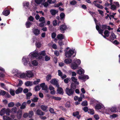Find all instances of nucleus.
<instances>
[{
    "mask_svg": "<svg viewBox=\"0 0 120 120\" xmlns=\"http://www.w3.org/2000/svg\"><path fill=\"white\" fill-rule=\"evenodd\" d=\"M10 13V11L8 10L4 11L3 12V14L5 16H7L9 15Z\"/></svg>",
    "mask_w": 120,
    "mask_h": 120,
    "instance_id": "nucleus-20",
    "label": "nucleus"
},
{
    "mask_svg": "<svg viewBox=\"0 0 120 120\" xmlns=\"http://www.w3.org/2000/svg\"><path fill=\"white\" fill-rule=\"evenodd\" d=\"M32 30L33 33L36 36H38L40 34V31L38 29L34 28Z\"/></svg>",
    "mask_w": 120,
    "mask_h": 120,
    "instance_id": "nucleus-5",
    "label": "nucleus"
},
{
    "mask_svg": "<svg viewBox=\"0 0 120 120\" xmlns=\"http://www.w3.org/2000/svg\"><path fill=\"white\" fill-rule=\"evenodd\" d=\"M64 38V36L62 34H58L57 36V38L59 40H62Z\"/></svg>",
    "mask_w": 120,
    "mask_h": 120,
    "instance_id": "nucleus-11",
    "label": "nucleus"
},
{
    "mask_svg": "<svg viewBox=\"0 0 120 120\" xmlns=\"http://www.w3.org/2000/svg\"><path fill=\"white\" fill-rule=\"evenodd\" d=\"M79 112L76 111V112L73 113L72 115L74 116H76L79 119L80 118L81 116L80 115H79Z\"/></svg>",
    "mask_w": 120,
    "mask_h": 120,
    "instance_id": "nucleus-13",
    "label": "nucleus"
},
{
    "mask_svg": "<svg viewBox=\"0 0 120 120\" xmlns=\"http://www.w3.org/2000/svg\"><path fill=\"white\" fill-rule=\"evenodd\" d=\"M32 64L34 66H36L38 65V63L37 61L34 60L32 61Z\"/></svg>",
    "mask_w": 120,
    "mask_h": 120,
    "instance_id": "nucleus-41",
    "label": "nucleus"
},
{
    "mask_svg": "<svg viewBox=\"0 0 120 120\" xmlns=\"http://www.w3.org/2000/svg\"><path fill=\"white\" fill-rule=\"evenodd\" d=\"M23 90V89L22 87H19L15 90V93L16 94H18L21 93Z\"/></svg>",
    "mask_w": 120,
    "mask_h": 120,
    "instance_id": "nucleus-17",
    "label": "nucleus"
},
{
    "mask_svg": "<svg viewBox=\"0 0 120 120\" xmlns=\"http://www.w3.org/2000/svg\"><path fill=\"white\" fill-rule=\"evenodd\" d=\"M32 84V82L29 81H27L25 83V85L27 86H31Z\"/></svg>",
    "mask_w": 120,
    "mask_h": 120,
    "instance_id": "nucleus-37",
    "label": "nucleus"
},
{
    "mask_svg": "<svg viewBox=\"0 0 120 120\" xmlns=\"http://www.w3.org/2000/svg\"><path fill=\"white\" fill-rule=\"evenodd\" d=\"M84 70H82L81 69H79L77 71V73L78 74L81 75L83 74V73H84Z\"/></svg>",
    "mask_w": 120,
    "mask_h": 120,
    "instance_id": "nucleus-32",
    "label": "nucleus"
},
{
    "mask_svg": "<svg viewBox=\"0 0 120 120\" xmlns=\"http://www.w3.org/2000/svg\"><path fill=\"white\" fill-rule=\"evenodd\" d=\"M58 88L57 90V93L63 95L64 93L63 89L61 88L58 87Z\"/></svg>",
    "mask_w": 120,
    "mask_h": 120,
    "instance_id": "nucleus-9",
    "label": "nucleus"
},
{
    "mask_svg": "<svg viewBox=\"0 0 120 120\" xmlns=\"http://www.w3.org/2000/svg\"><path fill=\"white\" fill-rule=\"evenodd\" d=\"M5 112L6 115L8 116L10 115V113L11 112L10 110L9 109H7L5 111Z\"/></svg>",
    "mask_w": 120,
    "mask_h": 120,
    "instance_id": "nucleus-42",
    "label": "nucleus"
},
{
    "mask_svg": "<svg viewBox=\"0 0 120 120\" xmlns=\"http://www.w3.org/2000/svg\"><path fill=\"white\" fill-rule=\"evenodd\" d=\"M31 23L29 21H27L26 24V27L27 28H29L30 26L31 25Z\"/></svg>",
    "mask_w": 120,
    "mask_h": 120,
    "instance_id": "nucleus-31",
    "label": "nucleus"
},
{
    "mask_svg": "<svg viewBox=\"0 0 120 120\" xmlns=\"http://www.w3.org/2000/svg\"><path fill=\"white\" fill-rule=\"evenodd\" d=\"M14 104L13 102H10L8 104V106L9 107H13L14 105Z\"/></svg>",
    "mask_w": 120,
    "mask_h": 120,
    "instance_id": "nucleus-50",
    "label": "nucleus"
},
{
    "mask_svg": "<svg viewBox=\"0 0 120 120\" xmlns=\"http://www.w3.org/2000/svg\"><path fill=\"white\" fill-rule=\"evenodd\" d=\"M36 114L38 115L43 116L45 114V113L41 110L38 109L36 111Z\"/></svg>",
    "mask_w": 120,
    "mask_h": 120,
    "instance_id": "nucleus-8",
    "label": "nucleus"
},
{
    "mask_svg": "<svg viewBox=\"0 0 120 120\" xmlns=\"http://www.w3.org/2000/svg\"><path fill=\"white\" fill-rule=\"evenodd\" d=\"M67 29L66 25H61L60 27V30L61 31H64Z\"/></svg>",
    "mask_w": 120,
    "mask_h": 120,
    "instance_id": "nucleus-14",
    "label": "nucleus"
},
{
    "mask_svg": "<svg viewBox=\"0 0 120 120\" xmlns=\"http://www.w3.org/2000/svg\"><path fill=\"white\" fill-rule=\"evenodd\" d=\"M76 84L73 83H72L70 85V88H72L75 91V89L76 88Z\"/></svg>",
    "mask_w": 120,
    "mask_h": 120,
    "instance_id": "nucleus-19",
    "label": "nucleus"
},
{
    "mask_svg": "<svg viewBox=\"0 0 120 120\" xmlns=\"http://www.w3.org/2000/svg\"><path fill=\"white\" fill-rule=\"evenodd\" d=\"M29 116V118H31L34 115V113L33 111H31L29 112L28 113Z\"/></svg>",
    "mask_w": 120,
    "mask_h": 120,
    "instance_id": "nucleus-34",
    "label": "nucleus"
},
{
    "mask_svg": "<svg viewBox=\"0 0 120 120\" xmlns=\"http://www.w3.org/2000/svg\"><path fill=\"white\" fill-rule=\"evenodd\" d=\"M50 12L51 15H55L58 12V11L55 9H51Z\"/></svg>",
    "mask_w": 120,
    "mask_h": 120,
    "instance_id": "nucleus-15",
    "label": "nucleus"
},
{
    "mask_svg": "<svg viewBox=\"0 0 120 120\" xmlns=\"http://www.w3.org/2000/svg\"><path fill=\"white\" fill-rule=\"evenodd\" d=\"M38 99V98L37 97H35L33 99H32L31 100L32 102H37Z\"/></svg>",
    "mask_w": 120,
    "mask_h": 120,
    "instance_id": "nucleus-44",
    "label": "nucleus"
},
{
    "mask_svg": "<svg viewBox=\"0 0 120 120\" xmlns=\"http://www.w3.org/2000/svg\"><path fill=\"white\" fill-rule=\"evenodd\" d=\"M111 8L113 10H114L116 9V7L114 5H111Z\"/></svg>",
    "mask_w": 120,
    "mask_h": 120,
    "instance_id": "nucleus-53",
    "label": "nucleus"
},
{
    "mask_svg": "<svg viewBox=\"0 0 120 120\" xmlns=\"http://www.w3.org/2000/svg\"><path fill=\"white\" fill-rule=\"evenodd\" d=\"M45 23L44 22H41L39 24V26L41 27H43L45 26Z\"/></svg>",
    "mask_w": 120,
    "mask_h": 120,
    "instance_id": "nucleus-47",
    "label": "nucleus"
},
{
    "mask_svg": "<svg viewBox=\"0 0 120 120\" xmlns=\"http://www.w3.org/2000/svg\"><path fill=\"white\" fill-rule=\"evenodd\" d=\"M59 108L60 109V110H62L63 111L66 112V109L64 108L62 106H60L59 107Z\"/></svg>",
    "mask_w": 120,
    "mask_h": 120,
    "instance_id": "nucleus-61",
    "label": "nucleus"
},
{
    "mask_svg": "<svg viewBox=\"0 0 120 120\" xmlns=\"http://www.w3.org/2000/svg\"><path fill=\"white\" fill-rule=\"evenodd\" d=\"M17 108L15 107H13L11 110V112L13 113H16L17 112Z\"/></svg>",
    "mask_w": 120,
    "mask_h": 120,
    "instance_id": "nucleus-33",
    "label": "nucleus"
},
{
    "mask_svg": "<svg viewBox=\"0 0 120 120\" xmlns=\"http://www.w3.org/2000/svg\"><path fill=\"white\" fill-rule=\"evenodd\" d=\"M9 91L11 95L14 96L15 95V90H12L11 89H10Z\"/></svg>",
    "mask_w": 120,
    "mask_h": 120,
    "instance_id": "nucleus-30",
    "label": "nucleus"
},
{
    "mask_svg": "<svg viewBox=\"0 0 120 120\" xmlns=\"http://www.w3.org/2000/svg\"><path fill=\"white\" fill-rule=\"evenodd\" d=\"M19 83L18 85L17 86H20L23 84V82L22 80L20 79H19Z\"/></svg>",
    "mask_w": 120,
    "mask_h": 120,
    "instance_id": "nucleus-51",
    "label": "nucleus"
},
{
    "mask_svg": "<svg viewBox=\"0 0 120 120\" xmlns=\"http://www.w3.org/2000/svg\"><path fill=\"white\" fill-rule=\"evenodd\" d=\"M50 82L52 84L56 85L57 87H59V85L58 83V82L55 79H52L50 81Z\"/></svg>",
    "mask_w": 120,
    "mask_h": 120,
    "instance_id": "nucleus-4",
    "label": "nucleus"
},
{
    "mask_svg": "<svg viewBox=\"0 0 120 120\" xmlns=\"http://www.w3.org/2000/svg\"><path fill=\"white\" fill-rule=\"evenodd\" d=\"M26 75L28 77L31 78L33 76L34 74L32 71H26Z\"/></svg>",
    "mask_w": 120,
    "mask_h": 120,
    "instance_id": "nucleus-6",
    "label": "nucleus"
},
{
    "mask_svg": "<svg viewBox=\"0 0 120 120\" xmlns=\"http://www.w3.org/2000/svg\"><path fill=\"white\" fill-rule=\"evenodd\" d=\"M74 53V51L70 49L68 51L66 52L65 53V56L67 57L70 58Z\"/></svg>",
    "mask_w": 120,
    "mask_h": 120,
    "instance_id": "nucleus-3",
    "label": "nucleus"
},
{
    "mask_svg": "<svg viewBox=\"0 0 120 120\" xmlns=\"http://www.w3.org/2000/svg\"><path fill=\"white\" fill-rule=\"evenodd\" d=\"M58 43L59 45L60 46H61L64 45L63 41L62 40H59Z\"/></svg>",
    "mask_w": 120,
    "mask_h": 120,
    "instance_id": "nucleus-57",
    "label": "nucleus"
},
{
    "mask_svg": "<svg viewBox=\"0 0 120 120\" xmlns=\"http://www.w3.org/2000/svg\"><path fill=\"white\" fill-rule=\"evenodd\" d=\"M95 108L96 109H99L102 108V106L100 104H97L95 106Z\"/></svg>",
    "mask_w": 120,
    "mask_h": 120,
    "instance_id": "nucleus-26",
    "label": "nucleus"
},
{
    "mask_svg": "<svg viewBox=\"0 0 120 120\" xmlns=\"http://www.w3.org/2000/svg\"><path fill=\"white\" fill-rule=\"evenodd\" d=\"M20 77L21 78H25L26 76V75L24 73H22L20 75Z\"/></svg>",
    "mask_w": 120,
    "mask_h": 120,
    "instance_id": "nucleus-55",
    "label": "nucleus"
},
{
    "mask_svg": "<svg viewBox=\"0 0 120 120\" xmlns=\"http://www.w3.org/2000/svg\"><path fill=\"white\" fill-rule=\"evenodd\" d=\"M40 86L39 85H37L35 86L34 88V89L35 91H37L40 90Z\"/></svg>",
    "mask_w": 120,
    "mask_h": 120,
    "instance_id": "nucleus-46",
    "label": "nucleus"
},
{
    "mask_svg": "<svg viewBox=\"0 0 120 120\" xmlns=\"http://www.w3.org/2000/svg\"><path fill=\"white\" fill-rule=\"evenodd\" d=\"M42 55L43 56H45L46 55L45 51H44L40 52L39 54V55Z\"/></svg>",
    "mask_w": 120,
    "mask_h": 120,
    "instance_id": "nucleus-56",
    "label": "nucleus"
},
{
    "mask_svg": "<svg viewBox=\"0 0 120 120\" xmlns=\"http://www.w3.org/2000/svg\"><path fill=\"white\" fill-rule=\"evenodd\" d=\"M22 60L24 62V65H26L27 64L28 62L29 61V59L28 58H25L24 57H23Z\"/></svg>",
    "mask_w": 120,
    "mask_h": 120,
    "instance_id": "nucleus-16",
    "label": "nucleus"
},
{
    "mask_svg": "<svg viewBox=\"0 0 120 120\" xmlns=\"http://www.w3.org/2000/svg\"><path fill=\"white\" fill-rule=\"evenodd\" d=\"M64 62L66 64H69L72 62V60L69 58L67 59L64 60Z\"/></svg>",
    "mask_w": 120,
    "mask_h": 120,
    "instance_id": "nucleus-24",
    "label": "nucleus"
},
{
    "mask_svg": "<svg viewBox=\"0 0 120 120\" xmlns=\"http://www.w3.org/2000/svg\"><path fill=\"white\" fill-rule=\"evenodd\" d=\"M76 3V2L75 0H73L70 2V4L73 5H75Z\"/></svg>",
    "mask_w": 120,
    "mask_h": 120,
    "instance_id": "nucleus-43",
    "label": "nucleus"
},
{
    "mask_svg": "<svg viewBox=\"0 0 120 120\" xmlns=\"http://www.w3.org/2000/svg\"><path fill=\"white\" fill-rule=\"evenodd\" d=\"M36 46L38 48H39L41 46V44L39 42H36Z\"/></svg>",
    "mask_w": 120,
    "mask_h": 120,
    "instance_id": "nucleus-59",
    "label": "nucleus"
},
{
    "mask_svg": "<svg viewBox=\"0 0 120 120\" xmlns=\"http://www.w3.org/2000/svg\"><path fill=\"white\" fill-rule=\"evenodd\" d=\"M40 81V79H37V80L33 82V84L34 85H36L38 84Z\"/></svg>",
    "mask_w": 120,
    "mask_h": 120,
    "instance_id": "nucleus-54",
    "label": "nucleus"
},
{
    "mask_svg": "<svg viewBox=\"0 0 120 120\" xmlns=\"http://www.w3.org/2000/svg\"><path fill=\"white\" fill-rule=\"evenodd\" d=\"M81 105L83 106H86L88 105L87 102L86 100L83 101L81 103Z\"/></svg>",
    "mask_w": 120,
    "mask_h": 120,
    "instance_id": "nucleus-25",
    "label": "nucleus"
},
{
    "mask_svg": "<svg viewBox=\"0 0 120 120\" xmlns=\"http://www.w3.org/2000/svg\"><path fill=\"white\" fill-rule=\"evenodd\" d=\"M5 108H3L2 109L0 112V115L2 116L4 114L5 112Z\"/></svg>",
    "mask_w": 120,
    "mask_h": 120,
    "instance_id": "nucleus-27",
    "label": "nucleus"
},
{
    "mask_svg": "<svg viewBox=\"0 0 120 120\" xmlns=\"http://www.w3.org/2000/svg\"><path fill=\"white\" fill-rule=\"evenodd\" d=\"M41 108L42 110L43 111H45L46 110L47 107V106L42 105L41 106Z\"/></svg>",
    "mask_w": 120,
    "mask_h": 120,
    "instance_id": "nucleus-28",
    "label": "nucleus"
},
{
    "mask_svg": "<svg viewBox=\"0 0 120 120\" xmlns=\"http://www.w3.org/2000/svg\"><path fill=\"white\" fill-rule=\"evenodd\" d=\"M52 77V75L50 74H49L47 75L46 77V80L48 81L51 79Z\"/></svg>",
    "mask_w": 120,
    "mask_h": 120,
    "instance_id": "nucleus-35",
    "label": "nucleus"
},
{
    "mask_svg": "<svg viewBox=\"0 0 120 120\" xmlns=\"http://www.w3.org/2000/svg\"><path fill=\"white\" fill-rule=\"evenodd\" d=\"M39 21L40 22H45V18L43 17H41L39 19Z\"/></svg>",
    "mask_w": 120,
    "mask_h": 120,
    "instance_id": "nucleus-40",
    "label": "nucleus"
},
{
    "mask_svg": "<svg viewBox=\"0 0 120 120\" xmlns=\"http://www.w3.org/2000/svg\"><path fill=\"white\" fill-rule=\"evenodd\" d=\"M34 18L32 16H30L28 18V20H29L30 21L33 22L34 21Z\"/></svg>",
    "mask_w": 120,
    "mask_h": 120,
    "instance_id": "nucleus-52",
    "label": "nucleus"
},
{
    "mask_svg": "<svg viewBox=\"0 0 120 120\" xmlns=\"http://www.w3.org/2000/svg\"><path fill=\"white\" fill-rule=\"evenodd\" d=\"M26 102H23L21 105L20 109H23L26 108Z\"/></svg>",
    "mask_w": 120,
    "mask_h": 120,
    "instance_id": "nucleus-18",
    "label": "nucleus"
},
{
    "mask_svg": "<svg viewBox=\"0 0 120 120\" xmlns=\"http://www.w3.org/2000/svg\"><path fill=\"white\" fill-rule=\"evenodd\" d=\"M6 92L5 91L1 90L0 92V95H1L2 96L6 94Z\"/></svg>",
    "mask_w": 120,
    "mask_h": 120,
    "instance_id": "nucleus-45",
    "label": "nucleus"
},
{
    "mask_svg": "<svg viewBox=\"0 0 120 120\" xmlns=\"http://www.w3.org/2000/svg\"><path fill=\"white\" fill-rule=\"evenodd\" d=\"M56 36V34L55 32H53L51 34V37L52 39L55 38Z\"/></svg>",
    "mask_w": 120,
    "mask_h": 120,
    "instance_id": "nucleus-49",
    "label": "nucleus"
},
{
    "mask_svg": "<svg viewBox=\"0 0 120 120\" xmlns=\"http://www.w3.org/2000/svg\"><path fill=\"white\" fill-rule=\"evenodd\" d=\"M32 56L33 57H39V54L38 53V52H35L33 53L32 54Z\"/></svg>",
    "mask_w": 120,
    "mask_h": 120,
    "instance_id": "nucleus-23",
    "label": "nucleus"
},
{
    "mask_svg": "<svg viewBox=\"0 0 120 120\" xmlns=\"http://www.w3.org/2000/svg\"><path fill=\"white\" fill-rule=\"evenodd\" d=\"M28 116H29V114L27 112L25 113L23 115V117L24 118H26Z\"/></svg>",
    "mask_w": 120,
    "mask_h": 120,
    "instance_id": "nucleus-63",
    "label": "nucleus"
},
{
    "mask_svg": "<svg viewBox=\"0 0 120 120\" xmlns=\"http://www.w3.org/2000/svg\"><path fill=\"white\" fill-rule=\"evenodd\" d=\"M118 108L116 107H112L111 108L108 109V111L109 113H115L118 112Z\"/></svg>",
    "mask_w": 120,
    "mask_h": 120,
    "instance_id": "nucleus-2",
    "label": "nucleus"
},
{
    "mask_svg": "<svg viewBox=\"0 0 120 120\" xmlns=\"http://www.w3.org/2000/svg\"><path fill=\"white\" fill-rule=\"evenodd\" d=\"M32 94L31 93L29 92L27 93L26 94V99H30V97L32 96Z\"/></svg>",
    "mask_w": 120,
    "mask_h": 120,
    "instance_id": "nucleus-21",
    "label": "nucleus"
},
{
    "mask_svg": "<svg viewBox=\"0 0 120 120\" xmlns=\"http://www.w3.org/2000/svg\"><path fill=\"white\" fill-rule=\"evenodd\" d=\"M17 116L18 118L19 119H20L22 115V111L21 110H19L17 112Z\"/></svg>",
    "mask_w": 120,
    "mask_h": 120,
    "instance_id": "nucleus-10",
    "label": "nucleus"
},
{
    "mask_svg": "<svg viewBox=\"0 0 120 120\" xmlns=\"http://www.w3.org/2000/svg\"><path fill=\"white\" fill-rule=\"evenodd\" d=\"M88 112L91 115H93L94 113V110L92 109H89L88 110Z\"/></svg>",
    "mask_w": 120,
    "mask_h": 120,
    "instance_id": "nucleus-39",
    "label": "nucleus"
},
{
    "mask_svg": "<svg viewBox=\"0 0 120 120\" xmlns=\"http://www.w3.org/2000/svg\"><path fill=\"white\" fill-rule=\"evenodd\" d=\"M104 35H105L107 37H108L109 36V31L108 30H105L104 32Z\"/></svg>",
    "mask_w": 120,
    "mask_h": 120,
    "instance_id": "nucleus-48",
    "label": "nucleus"
},
{
    "mask_svg": "<svg viewBox=\"0 0 120 120\" xmlns=\"http://www.w3.org/2000/svg\"><path fill=\"white\" fill-rule=\"evenodd\" d=\"M65 16V14L64 13H61L60 15V19L62 20V19H64Z\"/></svg>",
    "mask_w": 120,
    "mask_h": 120,
    "instance_id": "nucleus-36",
    "label": "nucleus"
},
{
    "mask_svg": "<svg viewBox=\"0 0 120 120\" xmlns=\"http://www.w3.org/2000/svg\"><path fill=\"white\" fill-rule=\"evenodd\" d=\"M101 28L104 30L107 28V26L106 25H104L102 26Z\"/></svg>",
    "mask_w": 120,
    "mask_h": 120,
    "instance_id": "nucleus-60",
    "label": "nucleus"
},
{
    "mask_svg": "<svg viewBox=\"0 0 120 120\" xmlns=\"http://www.w3.org/2000/svg\"><path fill=\"white\" fill-rule=\"evenodd\" d=\"M79 79H80L84 80L85 79H89V77L88 75H81L79 76L78 78Z\"/></svg>",
    "mask_w": 120,
    "mask_h": 120,
    "instance_id": "nucleus-12",
    "label": "nucleus"
},
{
    "mask_svg": "<svg viewBox=\"0 0 120 120\" xmlns=\"http://www.w3.org/2000/svg\"><path fill=\"white\" fill-rule=\"evenodd\" d=\"M29 4L28 2L24 3L23 4V6L24 7L26 6L27 7H29Z\"/></svg>",
    "mask_w": 120,
    "mask_h": 120,
    "instance_id": "nucleus-64",
    "label": "nucleus"
},
{
    "mask_svg": "<svg viewBox=\"0 0 120 120\" xmlns=\"http://www.w3.org/2000/svg\"><path fill=\"white\" fill-rule=\"evenodd\" d=\"M71 79L72 81L75 83L76 84H77V85L79 84V82H78L77 81V79L75 78L74 77H72L71 78Z\"/></svg>",
    "mask_w": 120,
    "mask_h": 120,
    "instance_id": "nucleus-22",
    "label": "nucleus"
},
{
    "mask_svg": "<svg viewBox=\"0 0 120 120\" xmlns=\"http://www.w3.org/2000/svg\"><path fill=\"white\" fill-rule=\"evenodd\" d=\"M65 91L66 93L69 96L73 95L75 92V91L72 88H69L68 87L66 88Z\"/></svg>",
    "mask_w": 120,
    "mask_h": 120,
    "instance_id": "nucleus-1",
    "label": "nucleus"
},
{
    "mask_svg": "<svg viewBox=\"0 0 120 120\" xmlns=\"http://www.w3.org/2000/svg\"><path fill=\"white\" fill-rule=\"evenodd\" d=\"M49 110L51 113H55L54 111L53 108H50Z\"/></svg>",
    "mask_w": 120,
    "mask_h": 120,
    "instance_id": "nucleus-58",
    "label": "nucleus"
},
{
    "mask_svg": "<svg viewBox=\"0 0 120 120\" xmlns=\"http://www.w3.org/2000/svg\"><path fill=\"white\" fill-rule=\"evenodd\" d=\"M52 99L57 100H60L61 99V98L60 97H54L53 96H52Z\"/></svg>",
    "mask_w": 120,
    "mask_h": 120,
    "instance_id": "nucleus-38",
    "label": "nucleus"
},
{
    "mask_svg": "<svg viewBox=\"0 0 120 120\" xmlns=\"http://www.w3.org/2000/svg\"><path fill=\"white\" fill-rule=\"evenodd\" d=\"M78 67V65L77 64H71V68L73 69H75Z\"/></svg>",
    "mask_w": 120,
    "mask_h": 120,
    "instance_id": "nucleus-29",
    "label": "nucleus"
},
{
    "mask_svg": "<svg viewBox=\"0 0 120 120\" xmlns=\"http://www.w3.org/2000/svg\"><path fill=\"white\" fill-rule=\"evenodd\" d=\"M65 106L69 108L70 107V104L69 102H67L65 104Z\"/></svg>",
    "mask_w": 120,
    "mask_h": 120,
    "instance_id": "nucleus-62",
    "label": "nucleus"
},
{
    "mask_svg": "<svg viewBox=\"0 0 120 120\" xmlns=\"http://www.w3.org/2000/svg\"><path fill=\"white\" fill-rule=\"evenodd\" d=\"M98 2V1H94L93 3V4H94L95 6L98 8L102 9L104 7L100 4L96 3Z\"/></svg>",
    "mask_w": 120,
    "mask_h": 120,
    "instance_id": "nucleus-7",
    "label": "nucleus"
}]
</instances>
